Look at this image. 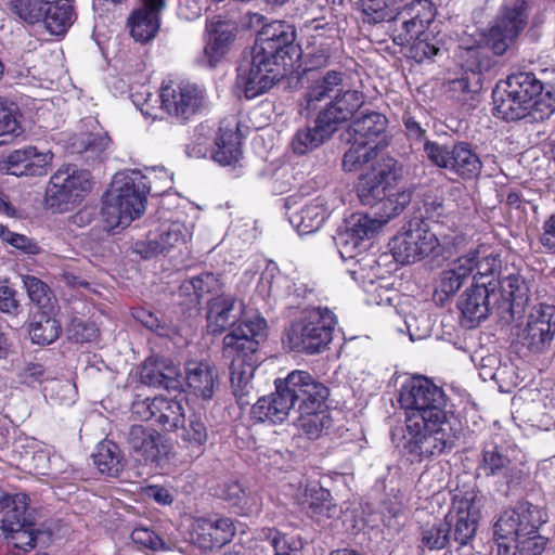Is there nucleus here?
<instances>
[{
  "instance_id": "16",
  "label": "nucleus",
  "mask_w": 555,
  "mask_h": 555,
  "mask_svg": "<svg viewBox=\"0 0 555 555\" xmlns=\"http://www.w3.org/2000/svg\"><path fill=\"white\" fill-rule=\"evenodd\" d=\"M343 87L345 74L339 70H327L310 79L299 102V114L308 118L313 113H319Z\"/></svg>"
},
{
  "instance_id": "49",
  "label": "nucleus",
  "mask_w": 555,
  "mask_h": 555,
  "mask_svg": "<svg viewBox=\"0 0 555 555\" xmlns=\"http://www.w3.org/2000/svg\"><path fill=\"white\" fill-rule=\"evenodd\" d=\"M389 30L391 31L392 41L400 47L409 46L417 38L424 36L425 29L411 20L402 18L398 15L390 21Z\"/></svg>"
},
{
  "instance_id": "45",
  "label": "nucleus",
  "mask_w": 555,
  "mask_h": 555,
  "mask_svg": "<svg viewBox=\"0 0 555 555\" xmlns=\"http://www.w3.org/2000/svg\"><path fill=\"white\" fill-rule=\"evenodd\" d=\"M547 540L539 531L526 537L518 538L508 543L499 542L500 555H540L545 550Z\"/></svg>"
},
{
  "instance_id": "60",
  "label": "nucleus",
  "mask_w": 555,
  "mask_h": 555,
  "mask_svg": "<svg viewBox=\"0 0 555 555\" xmlns=\"http://www.w3.org/2000/svg\"><path fill=\"white\" fill-rule=\"evenodd\" d=\"M131 540L140 546L155 552L169 550L166 542L153 530L146 527L134 528L131 532Z\"/></svg>"
},
{
  "instance_id": "12",
  "label": "nucleus",
  "mask_w": 555,
  "mask_h": 555,
  "mask_svg": "<svg viewBox=\"0 0 555 555\" xmlns=\"http://www.w3.org/2000/svg\"><path fill=\"white\" fill-rule=\"evenodd\" d=\"M547 520L546 513L529 502H519L514 508L504 511L493 526V534L499 542L508 543L535 533Z\"/></svg>"
},
{
  "instance_id": "13",
  "label": "nucleus",
  "mask_w": 555,
  "mask_h": 555,
  "mask_svg": "<svg viewBox=\"0 0 555 555\" xmlns=\"http://www.w3.org/2000/svg\"><path fill=\"white\" fill-rule=\"evenodd\" d=\"M162 107L180 120H188L205 108L206 92L198 85L190 81L164 83L160 90Z\"/></svg>"
},
{
  "instance_id": "9",
  "label": "nucleus",
  "mask_w": 555,
  "mask_h": 555,
  "mask_svg": "<svg viewBox=\"0 0 555 555\" xmlns=\"http://www.w3.org/2000/svg\"><path fill=\"white\" fill-rule=\"evenodd\" d=\"M9 7L23 22L43 25L55 36L64 35L75 18L68 0H10Z\"/></svg>"
},
{
  "instance_id": "46",
  "label": "nucleus",
  "mask_w": 555,
  "mask_h": 555,
  "mask_svg": "<svg viewBox=\"0 0 555 555\" xmlns=\"http://www.w3.org/2000/svg\"><path fill=\"white\" fill-rule=\"evenodd\" d=\"M299 426L309 439H318L327 434L332 426V417L325 410L299 411Z\"/></svg>"
},
{
  "instance_id": "48",
  "label": "nucleus",
  "mask_w": 555,
  "mask_h": 555,
  "mask_svg": "<svg viewBox=\"0 0 555 555\" xmlns=\"http://www.w3.org/2000/svg\"><path fill=\"white\" fill-rule=\"evenodd\" d=\"M411 192L408 190H395V185L386 194L385 198L377 205L375 215L380 220H384V224L389 219L399 215L405 206L411 202Z\"/></svg>"
},
{
  "instance_id": "53",
  "label": "nucleus",
  "mask_w": 555,
  "mask_h": 555,
  "mask_svg": "<svg viewBox=\"0 0 555 555\" xmlns=\"http://www.w3.org/2000/svg\"><path fill=\"white\" fill-rule=\"evenodd\" d=\"M319 36H313L314 41L307 53L306 63L309 70L327 66L332 56L334 39L331 37L319 39Z\"/></svg>"
},
{
  "instance_id": "59",
  "label": "nucleus",
  "mask_w": 555,
  "mask_h": 555,
  "mask_svg": "<svg viewBox=\"0 0 555 555\" xmlns=\"http://www.w3.org/2000/svg\"><path fill=\"white\" fill-rule=\"evenodd\" d=\"M440 51V47L436 42L429 40V35L426 33L410 44V56L417 63L434 60Z\"/></svg>"
},
{
  "instance_id": "52",
  "label": "nucleus",
  "mask_w": 555,
  "mask_h": 555,
  "mask_svg": "<svg viewBox=\"0 0 555 555\" xmlns=\"http://www.w3.org/2000/svg\"><path fill=\"white\" fill-rule=\"evenodd\" d=\"M23 283L29 299L39 308L38 311L55 309L52 293L46 283L31 275L24 276Z\"/></svg>"
},
{
  "instance_id": "63",
  "label": "nucleus",
  "mask_w": 555,
  "mask_h": 555,
  "mask_svg": "<svg viewBox=\"0 0 555 555\" xmlns=\"http://www.w3.org/2000/svg\"><path fill=\"white\" fill-rule=\"evenodd\" d=\"M363 12L369 23L391 21V13L387 0H366L363 3Z\"/></svg>"
},
{
  "instance_id": "4",
  "label": "nucleus",
  "mask_w": 555,
  "mask_h": 555,
  "mask_svg": "<svg viewBox=\"0 0 555 555\" xmlns=\"http://www.w3.org/2000/svg\"><path fill=\"white\" fill-rule=\"evenodd\" d=\"M151 191L149 178L140 170L117 172L103 197L102 217L107 230L127 228L145 210Z\"/></svg>"
},
{
  "instance_id": "29",
  "label": "nucleus",
  "mask_w": 555,
  "mask_h": 555,
  "mask_svg": "<svg viewBox=\"0 0 555 555\" xmlns=\"http://www.w3.org/2000/svg\"><path fill=\"white\" fill-rule=\"evenodd\" d=\"M491 292L487 283H475L467 288L459 300V309L463 314L464 322L468 327H475L479 322L487 319L490 313Z\"/></svg>"
},
{
  "instance_id": "26",
  "label": "nucleus",
  "mask_w": 555,
  "mask_h": 555,
  "mask_svg": "<svg viewBox=\"0 0 555 555\" xmlns=\"http://www.w3.org/2000/svg\"><path fill=\"white\" fill-rule=\"evenodd\" d=\"M477 516L478 508L473 496L455 501L452 509L446 515V520L450 522V530L453 528V540L459 545H467L475 537Z\"/></svg>"
},
{
  "instance_id": "34",
  "label": "nucleus",
  "mask_w": 555,
  "mask_h": 555,
  "mask_svg": "<svg viewBox=\"0 0 555 555\" xmlns=\"http://www.w3.org/2000/svg\"><path fill=\"white\" fill-rule=\"evenodd\" d=\"M208 429L202 415L192 413L183 424L179 438L181 444L188 450L191 459L199 457L208 441Z\"/></svg>"
},
{
  "instance_id": "20",
  "label": "nucleus",
  "mask_w": 555,
  "mask_h": 555,
  "mask_svg": "<svg viewBox=\"0 0 555 555\" xmlns=\"http://www.w3.org/2000/svg\"><path fill=\"white\" fill-rule=\"evenodd\" d=\"M284 380L294 395L295 405L298 403V411L321 409L330 393L328 388L307 371L295 370Z\"/></svg>"
},
{
  "instance_id": "36",
  "label": "nucleus",
  "mask_w": 555,
  "mask_h": 555,
  "mask_svg": "<svg viewBox=\"0 0 555 555\" xmlns=\"http://www.w3.org/2000/svg\"><path fill=\"white\" fill-rule=\"evenodd\" d=\"M387 127L386 117L377 112L362 114L353 119L349 127L351 138L369 145H376L375 141Z\"/></svg>"
},
{
  "instance_id": "19",
  "label": "nucleus",
  "mask_w": 555,
  "mask_h": 555,
  "mask_svg": "<svg viewBox=\"0 0 555 555\" xmlns=\"http://www.w3.org/2000/svg\"><path fill=\"white\" fill-rule=\"evenodd\" d=\"M522 7L505 8L489 29L486 37L487 46L496 55H502L514 43L526 25Z\"/></svg>"
},
{
  "instance_id": "39",
  "label": "nucleus",
  "mask_w": 555,
  "mask_h": 555,
  "mask_svg": "<svg viewBox=\"0 0 555 555\" xmlns=\"http://www.w3.org/2000/svg\"><path fill=\"white\" fill-rule=\"evenodd\" d=\"M326 218V209L319 198L305 205L299 211L289 216L291 224L300 235L318 231Z\"/></svg>"
},
{
  "instance_id": "56",
  "label": "nucleus",
  "mask_w": 555,
  "mask_h": 555,
  "mask_svg": "<svg viewBox=\"0 0 555 555\" xmlns=\"http://www.w3.org/2000/svg\"><path fill=\"white\" fill-rule=\"evenodd\" d=\"M481 89V76L464 70L461 77L449 81V91L459 101H466L467 94L477 93Z\"/></svg>"
},
{
  "instance_id": "24",
  "label": "nucleus",
  "mask_w": 555,
  "mask_h": 555,
  "mask_svg": "<svg viewBox=\"0 0 555 555\" xmlns=\"http://www.w3.org/2000/svg\"><path fill=\"white\" fill-rule=\"evenodd\" d=\"M555 334L554 308L546 306L529 315L524 330V344L533 352H542L551 346Z\"/></svg>"
},
{
  "instance_id": "42",
  "label": "nucleus",
  "mask_w": 555,
  "mask_h": 555,
  "mask_svg": "<svg viewBox=\"0 0 555 555\" xmlns=\"http://www.w3.org/2000/svg\"><path fill=\"white\" fill-rule=\"evenodd\" d=\"M92 457L93 464L103 475L118 477L122 470L124 465L119 448L112 441L101 442Z\"/></svg>"
},
{
  "instance_id": "28",
  "label": "nucleus",
  "mask_w": 555,
  "mask_h": 555,
  "mask_svg": "<svg viewBox=\"0 0 555 555\" xmlns=\"http://www.w3.org/2000/svg\"><path fill=\"white\" fill-rule=\"evenodd\" d=\"M164 7V0H142V7L132 12L128 26L135 41L147 42L156 36L159 28L158 14Z\"/></svg>"
},
{
  "instance_id": "3",
  "label": "nucleus",
  "mask_w": 555,
  "mask_h": 555,
  "mask_svg": "<svg viewBox=\"0 0 555 555\" xmlns=\"http://www.w3.org/2000/svg\"><path fill=\"white\" fill-rule=\"evenodd\" d=\"M266 320L257 318L235 327L222 340V357L231 361V389L241 406L250 404L254 398L253 377L257 367L256 353L264 337Z\"/></svg>"
},
{
  "instance_id": "44",
  "label": "nucleus",
  "mask_w": 555,
  "mask_h": 555,
  "mask_svg": "<svg viewBox=\"0 0 555 555\" xmlns=\"http://www.w3.org/2000/svg\"><path fill=\"white\" fill-rule=\"evenodd\" d=\"M184 418V408L180 401L173 398L157 397L155 422L165 430H177Z\"/></svg>"
},
{
  "instance_id": "47",
  "label": "nucleus",
  "mask_w": 555,
  "mask_h": 555,
  "mask_svg": "<svg viewBox=\"0 0 555 555\" xmlns=\"http://www.w3.org/2000/svg\"><path fill=\"white\" fill-rule=\"evenodd\" d=\"M376 146L377 145L362 143L351 138V145L343 158L344 170L349 172L357 171L361 169L363 165L378 159Z\"/></svg>"
},
{
  "instance_id": "7",
  "label": "nucleus",
  "mask_w": 555,
  "mask_h": 555,
  "mask_svg": "<svg viewBox=\"0 0 555 555\" xmlns=\"http://www.w3.org/2000/svg\"><path fill=\"white\" fill-rule=\"evenodd\" d=\"M390 245L397 261L413 263L430 256H439L447 242L446 237L438 236L437 231L427 220L414 217L402 225Z\"/></svg>"
},
{
  "instance_id": "14",
  "label": "nucleus",
  "mask_w": 555,
  "mask_h": 555,
  "mask_svg": "<svg viewBox=\"0 0 555 555\" xmlns=\"http://www.w3.org/2000/svg\"><path fill=\"white\" fill-rule=\"evenodd\" d=\"M399 176L397 160L382 155L373 162L370 170L363 173L357 186L358 196L363 205L376 206L395 185Z\"/></svg>"
},
{
  "instance_id": "27",
  "label": "nucleus",
  "mask_w": 555,
  "mask_h": 555,
  "mask_svg": "<svg viewBox=\"0 0 555 555\" xmlns=\"http://www.w3.org/2000/svg\"><path fill=\"white\" fill-rule=\"evenodd\" d=\"M127 444L138 460L154 463L164 452L163 437L154 428L133 425L127 434Z\"/></svg>"
},
{
  "instance_id": "40",
  "label": "nucleus",
  "mask_w": 555,
  "mask_h": 555,
  "mask_svg": "<svg viewBox=\"0 0 555 555\" xmlns=\"http://www.w3.org/2000/svg\"><path fill=\"white\" fill-rule=\"evenodd\" d=\"M256 539L268 542L274 555H304V542L300 538L288 537L275 528H262Z\"/></svg>"
},
{
  "instance_id": "1",
  "label": "nucleus",
  "mask_w": 555,
  "mask_h": 555,
  "mask_svg": "<svg viewBox=\"0 0 555 555\" xmlns=\"http://www.w3.org/2000/svg\"><path fill=\"white\" fill-rule=\"evenodd\" d=\"M399 402L406 410L402 448L412 462L438 456L454 447L456 437L440 387L427 377H413L402 385Z\"/></svg>"
},
{
  "instance_id": "21",
  "label": "nucleus",
  "mask_w": 555,
  "mask_h": 555,
  "mask_svg": "<svg viewBox=\"0 0 555 555\" xmlns=\"http://www.w3.org/2000/svg\"><path fill=\"white\" fill-rule=\"evenodd\" d=\"M234 522L228 517H197L191 525L192 542L202 550H212L229 543L235 535Z\"/></svg>"
},
{
  "instance_id": "25",
  "label": "nucleus",
  "mask_w": 555,
  "mask_h": 555,
  "mask_svg": "<svg viewBox=\"0 0 555 555\" xmlns=\"http://www.w3.org/2000/svg\"><path fill=\"white\" fill-rule=\"evenodd\" d=\"M363 103V93L348 88L345 82V87L335 94L328 105L319 111L318 115L323 118L324 124L336 131L338 126L350 119Z\"/></svg>"
},
{
  "instance_id": "30",
  "label": "nucleus",
  "mask_w": 555,
  "mask_h": 555,
  "mask_svg": "<svg viewBox=\"0 0 555 555\" xmlns=\"http://www.w3.org/2000/svg\"><path fill=\"white\" fill-rule=\"evenodd\" d=\"M188 387L196 396L204 400L212 398L218 386V375L215 367L203 360H189L184 365Z\"/></svg>"
},
{
  "instance_id": "2",
  "label": "nucleus",
  "mask_w": 555,
  "mask_h": 555,
  "mask_svg": "<svg viewBox=\"0 0 555 555\" xmlns=\"http://www.w3.org/2000/svg\"><path fill=\"white\" fill-rule=\"evenodd\" d=\"M293 26L276 21L259 33L249 60L237 67L236 85L246 99H255L267 92L292 66L291 54L296 52Z\"/></svg>"
},
{
  "instance_id": "55",
  "label": "nucleus",
  "mask_w": 555,
  "mask_h": 555,
  "mask_svg": "<svg viewBox=\"0 0 555 555\" xmlns=\"http://www.w3.org/2000/svg\"><path fill=\"white\" fill-rule=\"evenodd\" d=\"M464 62L463 67L469 74L480 76L482 73L488 72L493 66L492 57L481 47H470L465 49L462 54Z\"/></svg>"
},
{
  "instance_id": "50",
  "label": "nucleus",
  "mask_w": 555,
  "mask_h": 555,
  "mask_svg": "<svg viewBox=\"0 0 555 555\" xmlns=\"http://www.w3.org/2000/svg\"><path fill=\"white\" fill-rule=\"evenodd\" d=\"M450 541V522L443 519L427 524L421 530V544L428 550H442Z\"/></svg>"
},
{
  "instance_id": "5",
  "label": "nucleus",
  "mask_w": 555,
  "mask_h": 555,
  "mask_svg": "<svg viewBox=\"0 0 555 555\" xmlns=\"http://www.w3.org/2000/svg\"><path fill=\"white\" fill-rule=\"evenodd\" d=\"M543 86L530 73H517L507 77L503 85H498L492 92L493 114L506 121L518 120L532 115L537 119V112L542 114L540 118L550 116L554 109L545 105V111L537 98L542 94Z\"/></svg>"
},
{
  "instance_id": "17",
  "label": "nucleus",
  "mask_w": 555,
  "mask_h": 555,
  "mask_svg": "<svg viewBox=\"0 0 555 555\" xmlns=\"http://www.w3.org/2000/svg\"><path fill=\"white\" fill-rule=\"evenodd\" d=\"M191 230L179 220H166L156 231L150 232L145 242L135 243V251L143 258H152L159 254L179 248L191 237Z\"/></svg>"
},
{
  "instance_id": "61",
  "label": "nucleus",
  "mask_w": 555,
  "mask_h": 555,
  "mask_svg": "<svg viewBox=\"0 0 555 555\" xmlns=\"http://www.w3.org/2000/svg\"><path fill=\"white\" fill-rule=\"evenodd\" d=\"M33 153V146L12 152L5 162V170L9 175L16 177L28 176L29 154Z\"/></svg>"
},
{
  "instance_id": "54",
  "label": "nucleus",
  "mask_w": 555,
  "mask_h": 555,
  "mask_svg": "<svg viewBox=\"0 0 555 555\" xmlns=\"http://www.w3.org/2000/svg\"><path fill=\"white\" fill-rule=\"evenodd\" d=\"M402 18L420 24L424 29L434 21L436 8L430 0H414L399 12Z\"/></svg>"
},
{
  "instance_id": "32",
  "label": "nucleus",
  "mask_w": 555,
  "mask_h": 555,
  "mask_svg": "<svg viewBox=\"0 0 555 555\" xmlns=\"http://www.w3.org/2000/svg\"><path fill=\"white\" fill-rule=\"evenodd\" d=\"M217 495L228 502L241 515L257 514L261 509V498L255 492H246L237 481H227L218 487Z\"/></svg>"
},
{
  "instance_id": "51",
  "label": "nucleus",
  "mask_w": 555,
  "mask_h": 555,
  "mask_svg": "<svg viewBox=\"0 0 555 555\" xmlns=\"http://www.w3.org/2000/svg\"><path fill=\"white\" fill-rule=\"evenodd\" d=\"M0 537L7 540L9 547L25 553L36 546V534L30 522H26L22 528L0 529Z\"/></svg>"
},
{
  "instance_id": "23",
  "label": "nucleus",
  "mask_w": 555,
  "mask_h": 555,
  "mask_svg": "<svg viewBox=\"0 0 555 555\" xmlns=\"http://www.w3.org/2000/svg\"><path fill=\"white\" fill-rule=\"evenodd\" d=\"M139 377L142 384L178 390L182 387V373L172 360L167 358L151 357L140 366Z\"/></svg>"
},
{
  "instance_id": "58",
  "label": "nucleus",
  "mask_w": 555,
  "mask_h": 555,
  "mask_svg": "<svg viewBox=\"0 0 555 555\" xmlns=\"http://www.w3.org/2000/svg\"><path fill=\"white\" fill-rule=\"evenodd\" d=\"M112 141L111 138L105 132H90L83 134L80 139H77L74 142V146L76 147L78 153L90 152L92 154H101L105 152Z\"/></svg>"
},
{
  "instance_id": "35",
  "label": "nucleus",
  "mask_w": 555,
  "mask_h": 555,
  "mask_svg": "<svg viewBox=\"0 0 555 555\" xmlns=\"http://www.w3.org/2000/svg\"><path fill=\"white\" fill-rule=\"evenodd\" d=\"M241 156V137L237 132V126L228 128L222 122L215 142V149L211 152L212 159L222 166H230L237 163Z\"/></svg>"
},
{
  "instance_id": "64",
  "label": "nucleus",
  "mask_w": 555,
  "mask_h": 555,
  "mask_svg": "<svg viewBox=\"0 0 555 555\" xmlns=\"http://www.w3.org/2000/svg\"><path fill=\"white\" fill-rule=\"evenodd\" d=\"M194 283L202 296L206 294H210L215 296H220L222 291V283L219 276L211 272H205L197 276H194Z\"/></svg>"
},
{
  "instance_id": "18",
  "label": "nucleus",
  "mask_w": 555,
  "mask_h": 555,
  "mask_svg": "<svg viewBox=\"0 0 555 555\" xmlns=\"http://www.w3.org/2000/svg\"><path fill=\"white\" fill-rule=\"evenodd\" d=\"M257 318L244 317V304L232 295L221 294L208 300L206 319L208 332L211 334H221L227 328H230L231 333L233 328L250 323Z\"/></svg>"
},
{
  "instance_id": "11",
  "label": "nucleus",
  "mask_w": 555,
  "mask_h": 555,
  "mask_svg": "<svg viewBox=\"0 0 555 555\" xmlns=\"http://www.w3.org/2000/svg\"><path fill=\"white\" fill-rule=\"evenodd\" d=\"M511 450L503 446L487 444L481 453L478 470L485 477H499L498 491L508 496L526 479L522 464L511 456Z\"/></svg>"
},
{
  "instance_id": "6",
  "label": "nucleus",
  "mask_w": 555,
  "mask_h": 555,
  "mask_svg": "<svg viewBox=\"0 0 555 555\" xmlns=\"http://www.w3.org/2000/svg\"><path fill=\"white\" fill-rule=\"evenodd\" d=\"M335 324V315L327 308H308L287 330V345L296 352L320 353L332 341Z\"/></svg>"
},
{
  "instance_id": "62",
  "label": "nucleus",
  "mask_w": 555,
  "mask_h": 555,
  "mask_svg": "<svg viewBox=\"0 0 555 555\" xmlns=\"http://www.w3.org/2000/svg\"><path fill=\"white\" fill-rule=\"evenodd\" d=\"M474 253V274L473 278L476 283L482 278H487L493 275L494 272L499 269V259L493 255H483L480 256L478 250H473Z\"/></svg>"
},
{
  "instance_id": "15",
  "label": "nucleus",
  "mask_w": 555,
  "mask_h": 555,
  "mask_svg": "<svg viewBox=\"0 0 555 555\" xmlns=\"http://www.w3.org/2000/svg\"><path fill=\"white\" fill-rule=\"evenodd\" d=\"M384 225L375 212L351 215L344 230L335 237L343 260L356 259L365 250V241L370 240Z\"/></svg>"
},
{
  "instance_id": "10",
  "label": "nucleus",
  "mask_w": 555,
  "mask_h": 555,
  "mask_svg": "<svg viewBox=\"0 0 555 555\" xmlns=\"http://www.w3.org/2000/svg\"><path fill=\"white\" fill-rule=\"evenodd\" d=\"M423 150L430 163L462 179H474L481 172L482 162L470 144L466 142H457L449 146L425 140Z\"/></svg>"
},
{
  "instance_id": "41",
  "label": "nucleus",
  "mask_w": 555,
  "mask_h": 555,
  "mask_svg": "<svg viewBox=\"0 0 555 555\" xmlns=\"http://www.w3.org/2000/svg\"><path fill=\"white\" fill-rule=\"evenodd\" d=\"M502 295L509 302L512 315L522 313L529 301V288L520 275L511 274L502 283Z\"/></svg>"
},
{
  "instance_id": "8",
  "label": "nucleus",
  "mask_w": 555,
  "mask_h": 555,
  "mask_svg": "<svg viewBox=\"0 0 555 555\" xmlns=\"http://www.w3.org/2000/svg\"><path fill=\"white\" fill-rule=\"evenodd\" d=\"M90 190L89 171L75 165H65L51 176L44 192V205L57 214L70 211L81 203Z\"/></svg>"
},
{
  "instance_id": "43",
  "label": "nucleus",
  "mask_w": 555,
  "mask_h": 555,
  "mask_svg": "<svg viewBox=\"0 0 555 555\" xmlns=\"http://www.w3.org/2000/svg\"><path fill=\"white\" fill-rule=\"evenodd\" d=\"M308 514L317 522L325 525L328 519L339 516L340 508L333 502L330 491L319 488L310 493Z\"/></svg>"
},
{
  "instance_id": "37",
  "label": "nucleus",
  "mask_w": 555,
  "mask_h": 555,
  "mask_svg": "<svg viewBox=\"0 0 555 555\" xmlns=\"http://www.w3.org/2000/svg\"><path fill=\"white\" fill-rule=\"evenodd\" d=\"M28 496L25 493L4 494L0 498V529L22 528L28 522L26 512Z\"/></svg>"
},
{
  "instance_id": "33",
  "label": "nucleus",
  "mask_w": 555,
  "mask_h": 555,
  "mask_svg": "<svg viewBox=\"0 0 555 555\" xmlns=\"http://www.w3.org/2000/svg\"><path fill=\"white\" fill-rule=\"evenodd\" d=\"M324 122L323 118L317 114L313 126L299 128L291 142L293 152L297 155H305L328 140L335 130Z\"/></svg>"
},
{
  "instance_id": "57",
  "label": "nucleus",
  "mask_w": 555,
  "mask_h": 555,
  "mask_svg": "<svg viewBox=\"0 0 555 555\" xmlns=\"http://www.w3.org/2000/svg\"><path fill=\"white\" fill-rule=\"evenodd\" d=\"M22 133L16 119V109L0 100V145L5 144Z\"/></svg>"
},
{
  "instance_id": "38",
  "label": "nucleus",
  "mask_w": 555,
  "mask_h": 555,
  "mask_svg": "<svg viewBox=\"0 0 555 555\" xmlns=\"http://www.w3.org/2000/svg\"><path fill=\"white\" fill-rule=\"evenodd\" d=\"M55 309L34 313L29 324V335L34 344L50 345L61 334V324L55 319Z\"/></svg>"
},
{
  "instance_id": "22",
  "label": "nucleus",
  "mask_w": 555,
  "mask_h": 555,
  "mask_svg": "<svg viewBox=\"0 0 555 555\" xmlns=\"http://www.w3.org/2000/svg\"><path fill=\"white\" fill-rule=\"evenodd\" d=\"M275 392L260 398L251 408V415L259 422L273 424L284 422L295 408L294 395H291L285 380H275Z\"/></svg>"
},
{
  "instance_id": "31",
  "label": "nucleus",
  "mask_w": 555,
  "mask_h": 555,
  "mask_svg": "<svg viewBox=\"0 0 555 555\" xmlns=\"http://www.w3.org/2000/svg\"><path fill=\"white\" fill-rule=\"evenodd\" d=\"M208 40L204 56L209 66H215L229 51L235 37V27L228 22H211L207 25Z\"/></svg>"
}]
</instances>
